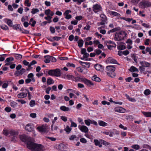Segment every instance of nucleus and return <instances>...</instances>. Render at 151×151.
<instances>
[{"label": "nucleus", "instance_id": "nucleus-1", "mask_svg": "<svg viewBox=\"0 0 151 151\" xmlns=\"http://www.w3.org/2000/svg\"><path fill=\"white\" fill-rule=\"evenodd\" d=\"M27 144V147L32 151H43L44 147L41 144L35 142L32 138H29Z\"/></svg>", "mask_w": 151, "mask_h": 151}, {"label": "nucleus", "instance_id": "nucleus-2", "mask_svg": "<svg viewBox=\"0 0 151 151\" xmlns=\"http://www.w3.org/2000/svg\"><path fill=\"white\" fill-rule=\"evenodd\" d=\"M127 35V33L125 31H121L119 32L116 33L114 39L116 41H120L121 40H124Z\"/></svg>", "mask_w": 151, "mask_h": 151}, {"label": "nucleus", "instance_id": "nucleus-3", "mask_svg": "<svg viewBox=\"0 0 151 151\" xmlns=\"http://www.w3.org/2000/svg\"><path fill=\"white\" fill-rule=\"evenodd\" d=\"M48 73L50 76L57 77H60L61 74V70L59 68L50 70Z\"/></svg>", "mask_w": 151, "mask_h": 151}, {"label": "nucleus", "instance_id": "nucleus-4", "mask_svg": "<svg viewBox=\"0 0 151 151\" xmlns=\"http://www.w3.org/2000/svg\"><path fill=\"white\" fill-rule=\"evenodd\" d=\"M139 6L142 9H145L151 6V3L148 1L143 0L139 3Z\"/></svg>", "mask_w": 151, "mask_h": 151}, {"label": "nucleus", "instance_id": "nucleus-5", "mask_svg": "<svg viewBox=\"0 0 151 151\" xmlns=\"http://www.w3.org/2000/svg\"><path fill=\"white\" fill-rule=\"evenodd\" d=\"M101 22H98L97 24L98 26L104 25L107 23V19L106 16L104 14H101L100 15Z\"/></svg>", "mask_w": 151, "mask_h": 151}, {"label": "nucleus", "instance_id": "nucleus-6", "mask_svg": "<svg viewBox=\"0 0 151 151\" xmlns=\"http://www.w3.org/2000/svg\"><path fill=\"white\" fill-rule=\"evenodd\" d=\"M19 137L22 142H25L27 143L28 141L29 138H31V137L27 136L25 134L20 135L19 136Z\"/></svg>", "mask_w": 151, "mask_h": 151}, {"label": "nucleus", "instance_id": "nucleus-7", "mask_svg": "<svg viewBox=\"0 0 151 151\" xmlns=\"http://www.w3.org/2000/svg\"><path fill=\"white\" fill-rule=\"evenodd\" d=\"M106 70L107 71V72L113 73L115 70V68L113 66H107L106 67Z\"/></svg>", "mask_w": 151, "mask_h": 151}, {"label": "nucleus", "instance_id": "nucleus-8", "mask_svg": "<svg viewBox=\"0 0 151 151\" xmlns=\"http://www.w3.org/2000/svg\"><path fill=\"white\" fill-rule=\"evenodd\" d=\"M82 82H84L85 84L88 86L94 85L93 83L91 81L87 79L84 77L83 79H82Z\"/></svg>", "mask_w": 151, "mask_h": 151}, {"label": "nucleus", "instance_id": "nucleus-9", "mask_svg": "<svg viewBox=\"0 0 151 151\" xmlns=\"http://www.w3.org/2000/svg\"><path fill=\"white\" fill-rule=\"evenodd\" d=\"M78 128L80 130L83 132L86 133L88 132V127L85 126L79 125Z\"/></svg>", "mask_w": 151, "mask_h": 151}, {"label": "nucleus", "instance_id": "nucleus-10", "mask_svg": "<svg viewBox=\"0 0 151 151\" xmlns=\"http://www.w3.org/2000/svg\"><path fill=\"white\" fill-rule=\"evenodd\" d=\"M25 71V69L22 68L20 70L16 71L14 73V75L16 76H19L20 75H22Z\"/></svg>", "mask_w": 151, "mask_h": 151}, {"label": "nucleus", "instance_id": "nucleus-11", "mask_svg": "<svg viewBox=\"0 0 151 151\" xmlns=\"http://www.w3.org/2000/svg\"><path fill=\"white\" fill-rule=\"evenodd\" d=\"M93 10L95 13H97L98 11L101 10V6L98 4L94 5L93 6Z\"/></svg>", "mask_w": 151, "mask_h": 151}, {"label": "nucleus", "instance_id": "nucleus-12", "mask_svg": "<svg viewBox=\"0 0 151 151\" xmlns=\"http://www.w3.org/2000/svg\"><path fill=\"white\" fill-rule=\"evenodd\" d=\"M71 12V11L70 10H66L64 13V15L65 16V18L67 19H69L72 17V16L70 14H69V13Z\"/></svg>", "mask_w": 151, "mask_h": 151}, {"label": "nucleus", "instance_id": "nucleus-13", "mask_svg": "<svg viewBox=\"0 0 151 151\" xmlns=\"http://www.w3.org/2000/svg\"><path fill=\"white\" fill-rule=\"evenodd\" d=\"M140 63L144 67H150L151 65L150 63L145 61L140 62Z\"/></svg>", "mask_w": 151, "mask_h": 151}, {"label": "nucleus", "instance_id": "nucleus-14", "mask_svg": "<svg viewBox=\"0 0 151 151\" xmlns=\"http://www.w3.org/2000/svg\"><path fill=\"white\" fill-rule=\"evenodd\" d=\"M114 110L115 111L120 113H124L126 111L124 109L121 107H116Z\"/></svg>", "mask_w": 151, "mask_h": 151}, {"label": "nucleus", "instance_id": "nucleus-15", "mask_svg": "<svg viewBox=\"0 0 151 151\" xmlns=\"http://www.w3.org/2000/svg\"><path fill=\"white\" fill-rule=\"evenodd\" d=\"M107 61L109 63L113 64H116L119 65L117 62V61L115 59H113L111 57H109L107 59Z\"/></svg>", "mask_w": 151, "mask_h": 151}, {"label": "nucleus", "instance_id": "nucleus-16", "mask_svg": "<svg viewBox=\"0 0 151 151\" xmlns=\"http://www.w3.org/2000/svg\"><path fill=\"white\" fill-rule=\"evenodd\" d=\"M32 125L27 124L25 127V129L28 132H31L34 129Z\"/></svg>", "mask_w": 151, "mask_h": 151}, {"label": "nucleus", "instance_id": "nucleus-17", "mask_svg": "<svg viewBox=\"0 0 151 151\" xmlns=\"http://www.w3.org/2000/svg\"><path fill=\"white\" fill-rule=\"evenodd\" d=\"M27 96V93H26L22 92L17 95V97L20 99H23L26 97Z\"/></svg>", "mask_w": 151, "mask_h": 151}, {"label": "nucleus", "instance_id": "nucleus-18", "mask_svg": "<svg viewBox=\"0 0 151 151\" xmlns=\"http://www.w3.org/2000/svg\"><path fill=\"white\" fill-rule=\"evenodd\" d=\"M9 134L12 136H17L18 134V132L17 131L12 129L9 132Z\"/></svg>", "mask_w": 151, "mask_h": 151}, {"label": "nucleus", "instance_id": "nucleus-19", "mask_svg": "<svg viewBox=\"0 0 151 151\" xmlns=\"http://www.w3.org/2000/svg\"><path fill=\"white\" fill-rule=\"evenodd\" d=\"M37 129L39 131L42 132H45L46 130V127L44 125H42L40 127H37Z\"/></svg>", "mask_w": 151, "mask_h": 151}, {"label": "nucleus", "instance_id": "nucleus-20", "mask_svg": "<svg viewBox=\"0 0 151 151\" xmlns=\"http://www.w3.org/2000/svg\"><path fill=\"white\" fill-rule=\"evenodd\" d=\"M83 77H81L79 76H78L75 77L74 76H73V81H74L76 82H77L78 81L82 82V79H83Z\"/></svg>", "mask_w": 151, "mask_h": 151}, {"label": "nucleus", "instance_id": "nucleus-21", "mask_svg": "<svg viewBox=\"0 0 151 151\" xmlns=\"http://www.w3.org/2000/svg\"><path fill=\"white\" fill-rule=\"evenodd\" d=\"M60 109L64 111H69L70 110V109L69 107H66L64 106H61L60 108Z\"/></svg>", "mask_w": 151, "mask_h": 151}, {"label": "nucleus", "instance_id": "nucleus-22", "mask_svg": "<svg viewBox=\"0 0 151 151\" xmlns=\"http://www.w3.org/2000/svg\"><path fill=\"white\" fill-rule=\"evenodd\" d=\"M95 69L101 71L103 69V67L101 65L96 64L95 65Z\"/></svg>", "mask_w": 151, "mask_h": 151}, {"label": "nucleus", "instance_id": "nucleus-23", "mask_svg": "<svg viewBox=\"0 0 151 151\" xmlns=\"http://www.w3.org/2000/svg\"><path fill=\"white\" fill-rule=\"evenodd\" d=\"M120 29H121L119 27H115L112 29L110 30L108 32V33L109 34L110 33L114 32L120 30Z\"/></svg>", "mask_w": 151, "mask_h": 151}, {"label": "nucleus", "instance_id": "nucleus-24", "mask_svg": "<svg viewBox=\"0 0 151 151\" xmlns=\"http://www.w3.org/2000/svg\"><path fill=\"white\" fill-rule=\"evenodd\" d=\"M98 123L99 125L100 126H102V127H105L106 126H107L108 125L107 123L101 120H99L98 121Z\"/></svg>", "mask_w": 151, "mask_h": 151}, {"label": "nucleus", "instance_id": "nucleus-25", "mask_svg": "<svg viewBox=\"0 0 151 151\" xmlns=\"http://www.w3.org/2000/svg\"><path fill=\"white\" fill-rule=\"evenodd\" d=\"M129 70L131 72H137L139 71L138 69L134 66H132L130 69H129Z\"/></svg>", "mask_w": 151, "mask_h": 151}, {"label": "nucleus", "instance_id": "nucleus-26", "mask_svg": "<svg viewBox=\"0 0 151 151\" xmlns=\"http://www.w3.org/2000/svg\"><path fill=\"white\" fill-rule=\"evenodd\" d=\"M58 128V127L55 125H54L53 124L51 126V130L54 132H56Z\"/></svg>", "mask_w": 151, "mask_h": 151}, {"label": "nucleus", "instance_id": "nucleus-27", "mask_svg": "<svg viewBox=\"0 0 151 151\" xmlns=\"http://www.w3.org/2000/svg\"><path fill=\"white\" fill-rule=\"evenodd\" d=\"M54 81L53 79L50 78H47V83L48 85H50L54 83Z\"/></svg>", "mask_w": 151, "mask_h": 151}, {"label": "nucleus", "instance_id": "nucleus-28", "mask_svg": "<svg viewBox=\"0 0 151 151\" xmlns=\"http://www.w3.org/2000/svg\"><path fill=\"white\" fill-rule=\"evenodd\" d=\"M69 139L70 140H73L75 139L77 141L78 140L79 138L77 137L75 135H72L70 137Z\"/></svg>", "mask_w": 151, "mask_h": 151}, {"label": "nucleus", "instance_id": "nucleus-29", "mask_svg": "<svg viewBox=\"0 0 151 151\" xmlns=\"http://www.w3.org/2000/svg\"><path fill=\"white\" fill-rule=\"evenodd\" d=\"M39 12V9L37 8H33L31 10V13L35 14Z\"/></svg>", "mask_w": 151, "mask_h": 151}, {"label": "nucleus", "instance_id": "nucleus-30", "mask_svg": "<svg viewBox=\"0 0 151 151\" xmlns=\"http://www.w3.org/2000/svg\"><path fill=\"white\" fill-rule=\"evenodd\" d=\"M91 79L97 82H100L101 81L100 79L99 78L97 77L96 75L92 77H91Z\"/></svg>", "mask_w": 151, "mask_h": 151}, {"label": "nucleus", "instance_id": "nucleus-31", "mask_svg": "<svg viewBox=\"0 0 151 151\" xmlns=\"http://www.w3.org/2000/svg\"><path fill=\"white\" fill-rule=\"evenodd\" d=\"M142 113L146 117H151V112H143Z\"/></svg>", "mask_w": 151, "mask_h": 151}, {"label": "nucleus", "instance_id": "nucleus-32", "mask_svg": "<svg viewBox=\"0 0 151 151\" xmlns=\"http://www.w3.org/2000/svg\"><path fill=\"white\" fill-rule=\"evenodd\" d=\"M78 46L80 47H81L83 46V41L82 40H80L78 42Z\"/></svg>", "mask_w": 151, "mask_h": 151}, {"label": "nucleus", "instance_id": "nucleus-33", "mask_svg": "<svg viewBox=\"0 0 151 151\" xmlns=\"http://www.w3.org/2000/svg\"><path fill=\"white\" fill-rule=\"evenodd\" d=\"M94 142L96 146L98 145L99 147H102V145L100 144V142L97 139H94Z\"/></svg>", "mask_w": 151, "mask_h": 151}, {"label": "nucleus", "instance_id": "nucleus-34", "mask_svg": "<svg viewBox=\"0 0 151 151\" xmlns=\"http://www.w3.org/2000/svg\"><path fill=\"white\" fill-rule=\"evenodd\" d=\"M13 28L14 29L16 30H19L20 31H22V29L20 28V25L19 24L15 25L13 26Z\"/></svg>", "mask_w": 151, "mask_h": 151}, {"label": "nucleus", "instance_id": "nucleus-35", "mask_svg": "<svg viewBox=\"0 0 151 151\" xmlns=\"http://www.w3.org/2000/svg\"><path fill=\"white\" fill-rule=\"evenodd\" d=\"M65 147V146L63 144H60L58 146V149L60 150H63Z\"/></svg>", "mask_w": 151, "mask_h": 151}, {"label": "nucleus", "instance_id": "nucleus-36", "mask_svg": "<svg viewBox=\"0 0 151 151\" xmlns=\"http://www.w3.org/2000/svg\"><path fill=\"white\" fill-rule=\"evenodd\" d=\"M14 57L16 59L19 60L21 59L22 58V55L19 54H15Z\"/></svg>", "mask_w": 151, "mask_h": 151}, {"label": "nucleus", "instance_id": "nucleus-37", "mask_svg": "<svg viewBox=\"0 0 151 151\" xmlns=\"http://www.w3.org/2000/svg\"><path fill=\"white\" fill-rule=\"evenodd\" d=\"M14 60V58L13 57H9L7 58L5 60V63L9 62V63H11V61H13Z\"/></svg>", "mask_w": 151, "mask_h": 151}, {"label": "nucleus", "instance_id": "nucleus-38", "mask_svg": "<svg viewBox=\"0 0 151 151\" xmlns=\"http://www.w3.org/2000/svg\"><path fill=\"white\" fill-rule=\"evenodd\" d=\"M7 55L6 54L2 55H0V61H3L4 60L5 57Z\"/></svg>", "mask_w": 151, "mask_h": 151}, {"label": "nucleus", "instance_id": "nucleus-39", "mask_svg": "<svg viewBox=\"0 0 151 151\" xmlns=\"http://www.w3.org/2000/svg\"><path fill=\"white\" fill-rule=\"evenodd\" d=\"M66 78L68 80L71 79L73 80V76L70 75H65Z\"/></svg>", "mask_w": 151, "mask_h": 151}, {"label": "nucleus", "instance_id": "nucleus-40", "mask_svg": "<svg viewBox=\"0 0 151 151\" xmlns=\"http://www.w3.org/2000/svg\"><path fill=\"white\" fill-rule=\"evenodd\" d=\"M107 74L108 76L111 78H114L115 76V74L114 73L107 72Z\"/></svg>", "mask_w": 151, "mask_h": 151}, {"label": "nucleus", "instance_id": "nucleus-41", "mask_svg": "<svg viewBox=\"0 0 151 151\" xmlns=\"http://www.w3.org/2000/svg\"><path fill=\"white\" fill-rule=\"evenodd\" d=\"M91 120L89 119H88L86 120H85L84 121L85 124L87 126H89L91 124Z\"/></svg>", "mask_w": 151, "mask_h": 151}, {"label": "nucleus", "instance_id": "nucleus-42", "mask_svg": "<svg viewBox=\"0 0 151 151\" xmlns=\"http://www.w3.org/2000/svg\"><path fill=\"white\" fill-rule=\"evenodd\" d=\"M151 93V91L148 89L145 90L144 91V93L145 95H148Z\"/></svg>", "mask_w": 151, "mask_h": 151}, {"label": "nucleus", "instance_id": "nucleus-43", "mask_svg": "<svg viewBox=\"0 0 151 151\" xmlns=\"http://www.w3.org/2000/svg\"><path fill=\"white\" fill-rule=\"evenodd\" d=\"M71 130V128H70L68 126H67L65 129V130L68 133H69Z\"/></svg>", "mask_w": 151, "mask_h": 151}, {"label": "nucleus", "instance_id": "nucleus-44", "mask_svg": "<svg viewBox=\"0 0 151 151\" xmlns=\"http://www.w3.org/2000/svg\"><path fill=\"white\" fill-rule=\"evenodd\" d=\"M111 14L115 16H117V17H120L121 16V15L118 13L117 12H111Z\"/></svg>", "mask_w": 151, "mask_h": 151}, {"label": "nucleus", "instance_id": "nucleus-45", "mask_svg": "<svg viewBox=\"0 0 151 151\" xmlns=\"http://www.w3.org/2000/svg\"><path fill=\"white\" fill-rule=\"evenodd\" d=\"M132 147L135 150H138L139 149L140 146L138 145H134L132 146Z\"/></svg>", "mask_w": 151, "mask_h": 151}, {"label": "nucleus", "instance_id": "nucleus-46", "mask_svg": "<svg viewBox=\"0 0 151 151\" xmlns=\"http://www.w3.org/2000/svg\"><path fill=\"white\" fill-rule=\"evenodd\" d=\"M35 105V101L33 100H31L29 103V105L31 107H33Z\"/></svg>", "mask_w": 151, "mask_h": 151}, {"label": "nucleus", "instance_id": "nucleus-47", "mask_svg": "<svg viewBox=\"0 0 151 151\" xmlns=\"http://www.w3.org/2000/svg\"><path fill=\"white\" fill-rule=\"evenodd\" d=\"M12 137V141L14 142H16L17 138V136H14Z\"/></svg>", "mask_w": 151, "mask_h": 151}, {"label": "nucleus", "instance_id": "nucleus-48", "mask_svg": "<svg viewBox=\"0 0 151 151\" xmlns=\"http://www.w3.org/2000/svg\"><path fill=\"white\" fill-rule=\"evenodd\" d=\"M7 23L8 25L10 27L12 26V21H11L10 19H7Z\"/></svg>", "mask_w": 151, "mask_h": 151}, {"label": "nucleus", "instance_id": "nucleus-49", "mask_svg": "<svg viewBox=\"0 0 151 151\" xmlns=\"http://www.w3.org/2000/svg\"><path fill=\"white\" fill-rule=\"evenodd\" d=\"M73 1L74 2H77L78 4H80L82 2L85 1V0H73Z\"/></svg>", "mask_w": 151, "mask_h": 151}, {"label": "nucleus", "instance_id": "nucleus-50", "mask_svg": "<svg viewBox=\"0 0 151 151\" xmlns=\"http://www.w3.org/2000/svg\"><path fill=\"white\" fill-rule=\"evenodd\" d=\"M17 104V103L14 101L11 102L10 103L11 106L13 107H14Z\"/></svg>", "mask_w": 151, "mask_h": 151}, {"label": "nucleus", "instance_id": "nucleus-51", "mask_svg": "<svg viewBox=\"0 0 151 151\" xmlns=\"http://www.w3.org/2000/svg\"><path fill=\"white\" fill-rule=\"evenodd\" d=\"M9 132H8L7 130L4 129L3 131V134L6 136L8 135Z\"/></svg>", "mask_w": 151, "mask_h": 151}, {"label": "nucleus", "instance_id": "nucleus-52", "mask_svg": "<svg viewBox=\"0 0 151 151\" xmlns=\"http://www.w3.org/2000/svg\"><path fill=\"white\" fill-rule=\"evenodd\" d=\"M95 52L96 53V54L97 55H99L101 53L102 51L100 50L96 49L94 50Z\"/></svg>", "mask_w": 151, "mask_h": 151}, {"label": "nucleus", "instance_id": "nucleus-53", "mask_svg": "<svg viewBox=\"0 0 151 151\" xmlns=\"http://www.w3.org/2000/svg\"><path fill=\"white\" fill-rule=\"evenodd\" d=\"M67 66L68 67H71L73 68H75V65L73 63H68L67 64Z\"/></svg>", "mask_w": 151, "mask_h": 151}, {"label": "nucleus", "instance_id": "nucleus-54", "mask_svg": "<svg viewBox=\"0 0 151 151\" xmlns=\"http://www.w3.org/2000/svg\"><path fill=\"white\" fill-rule=\"evenodd\" d=\"M1 29L4 30H6L8 29V27L6 25L1 26Z\"/></svg>", "mask_w": 151, "mask_h": 151}, {"label": "nucleus", "instance_id": "nucleus-55", "mask_svg": "<svg viewBox=\"0 0 151 151\" xmlns=\"http://www.w3.org/2000/svg\"><path fill=\"white\" fill-rule=\"evenodd\" d=\"M80 141L81 142L84 143H86L87 142L86 140L84 138H81L80 139Z\"/></svg>", "mask_w": 151, "mask_h": 151}, {"label": "nucleus", "instance_id": "nucleus-56", "mask_svg": "<svg viewBox=\"0 0 151 151\" xmlns=\"http://www.w3.org/2000/svg\"><path fill=\"white\" fill-rule=\"evenodd\" d=\"M29 0H25L24 3L27 4V6H31V4L30 3H29Z\"/></svg>", "mask_w": 151, "mask_h": 151}, {"label": "nucleus", "instance_id": "nucleus-57", "mask_svg": "<svg viewBox=\"0 0 151 151\" xmlns=\"http://www.w3.org/2000/svg\"><path fill=\"white\" fill-rule=\"evenodd\" d=\"M50 30L52 33H54L55 32V28L52 27H50Z\"/></svg>", "mask_w": 151, "mask_h": 151}, {"label": "nucleus", "instance_id": "nucleus-58", "mask_svg": "<svg viewBox=\"0 0 151 151\" xmlns=\"http://www.w3.org/2000/svg\"><path fill=\"white\" fill-rule=\"evenodd\" d=\"M30 116L31 117L34 118L36 117V114L35 113H31L30 115Z\"/></svg>", "mask_w": 151, "mask_h": 151}, {"label": "nucleus", "instance_id": "nucleus-59", "mask_svg": "<svg viewBox=\"0 0 151 151\" xmlns=\"http://www.w3.org/2000/svg\"><path fill=\"white\" fill-rule=\"evenodd\" d=\"M129 51L127 50L123 51V54L125 55L129 54Z\"/></svg>", "mask_w": 151, "mask_h": 151}, {"label": "nucleus", "instance_id": "nucleus-60", "mask_svg": "<svg viewBox=\"0 0 151 151\" xmlns=\"http://www.w3.org/2000/svg\"><path fill=\"white\" fill-rule=\"evenodd\" d=\"M126 47L124 45H121L119 46V49L120 50H123L125 49Z\"/></svg>", "mask_w": 151, "mask_h": 151}, {"label": "nucleus", "instance_id": "nucleus-61", "mask_svg": "<svg viewBox=\"0 0 151 151\" xmlns=\"http://www.w3.org/2000/svg\"><path fill=\"white\" fill-rule=\"evenodd\" d=\"M50 60L52 62H55L56 61V60L55 58L54 57H52V56H50Z\"/></svg>", "mask_w": 151, "mask_h": 151}, {"label": "nucleus", "instance_id": "nucleus-62", "mask_svg": "<svg viewBox=\"0 0 151 151\" xmlns=\"http://www.w3.org/2000/svg\"><path fill=\"white\" fill-rule=\"evenodd\" d=\"M26 66H27L29 64V62L27 61L26 60H24L22 62Z\"/></svg>", "mask_w": 151, "mask_h": 151}, {"label": "nucleus", "instance_id": "nucleus-63", "mask_svg": "<svg viewBox=\"0 0 151 151\" xmlns=\"http://www.w3.org/2000/svg\"><path fill=\"white\" fill-rule=\"evenodd\" d=\"M50 10L49 9H48L47 10H45V14L47 15H48L49 14H50Z\"/></svg>", "mask_w": 151, "mask_h": 151}, {"label": "nucleus", "instance_id": "nucleus-64", "mask_svg": "<svg viewBox=\"0 0 151 151\" xmlns=\"http://www.w3.org/2000/svg\"><path fill=\"white\" fill-rule=\"evenodd\" d=\"M5 110L6 112H9L11 111V109L10 107H6L5 109Z\"/></svg>", "mask_w": 151, "mask_h": 151}]
</instances>
